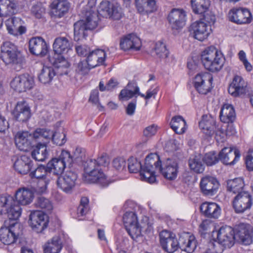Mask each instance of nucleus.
I'll return each instance as SVG.
<instances>
[{
    "mask_svg": "<svg viewBox=\"0 0 253 253\" xmlns=\"http://www.w3.org/2000/svg\"><path fill=\"white\" fill-rule=\"evenodd\" d=\"M253 203L252 195L248 192L237 194L233 201V207L237 213H242L249 210Z\"/></svg>",
    "mask_w": 253,
    "mask_h": 253,
    "instance_id": "nucleus-11",
    "label": "nucleus"
},
{
    "mask_svg": "<svg viewBox=\"0 0 253 253\" xmlns=\"http://www.w3.org/2000/svg\"><path fill=\"white\" fill-rule=\"evenodd\" d=\"M170 125L171 128L177 134L183 133L186 129V122L180 116L173 117Z\"/></svg>",
    "mask_w": 253,
    "mask_h": 253,
    "instance_id": "nucleus-41",
    "label": "nucleus"
},
{
    "mask_svg": "<svg viewBox=\"0 0 253 253\" xmlns=\"http://www.w3.org/2000/svg\"><path fill=\"white\" fill-rule=\"evenodd\" d=\"M76 50L79 55L84 57L88 56L90 52L89 47L85 45L76 46Z\"/></svg>",
    "mask_w": 253,
    "mask_h": 253,
    "instance_id": "nucleus-63",
    "label": "nucleus"
},
{
    "mask_svg": "<svg viewBox=\"0 0 253 253\" xmlns=\"http://www.w3.org/2000/svg\"><path fill=\"white\" fill-rule=\"evenodd\" d=\"M152 52L157 58L161 59H166L169 54L166 44L162 41H158L155 43Z\"/></svg>",
    "mask_w": 253,
    "mask_h": 253,
    "instance_id": "nucleus-44",
    "label": "nucleus"
},
{
    "mask_svg": "<svg viewBox=\"0 0 253 253\" xmlns=\"http://www.w3.org/2000/svg\"><path fill=\"white\" fill-rule=\"evenodd\" d=\"M235 234L243 244L250 245L253 240V227L250 224L240 223L236 228Z\"/></svg>",
    "mask_w": 253,
    "mask_h": 253,
    "instance_id": "nucleus-16",
    "label": "nucleus"
},
{
    "mask_svg": "<svg viewBox=\"0 0 253 253\" xmlns=\"http://www.w3.org/2000/svg\"><path fill=\"white\" fill-rule=\"evenodd\" d=\"M178 243V248L188 253H193L196 248V241L195 237L188 234L180 236Z\"/></svg>",
    "mask_w": 253,
    "mask_h": 253,
    "instance_id": "nucleus-26",
    "label": "nucleus"
},
{
    "mask_svg": "<svg viewBox=\"0 0 253 253\" xmlns=\"http://www.w3.org/2000/svg\"><path fill=\"white\" fill-rule=\"evenodd\" d=\"M31 117L30 109L25 101L17 103V121L26 122Z\"/></svg>",
    "mask_w": 253,
    "mask_h": 253,
    "instance_id": "nucleus-34",
    "label": "nucleus"
},
{
    "mask_svg": "<svg viewBox=\"0 0 253 253\" xmlns=\"http://www.w3.org/2000/svg\"><path fill=\"white\" fill-rule=\"evenodd\" d=\"M33 194L31 191L23 188L17 190V202L22 205L30 204L33 199Z\"/></svg>",
    "mask_w": 253,
    "mask_h": 253,
    "instance_id": "nucleus-42",
    "label": "nucleus"
},
{
    "mask_svg": "<svg viewBox=\"0 0 253 253\" xmlns=\"http://www.w3.org/2000/svg\"><path fill=\"white\" fill-rule=\"evenodd\" d=\"M199 127L204 133L209 136L212 135L216 129L215 122L214 119L207 115H204L202 120L199 123Z\"/></svg>",
    "mask_w": 253,
    "mask_h": 253,
    "instance_id": "nucleus-32",
    "label": "nucleus"
},
{
    "mask_svg": "<svg viewBox=\"0 0 253 253\" xmlns=\"http://www.w3.org/2000/svg\"><path fill=\"white\" fill-rule=\"evenodd\" d=\"M191 4L195 13L202 14L209 9L210 1V0H191Z\"/></svg>",
    "mask_w": 253,
    "mask_h": 253,
    "instance_id": "nucleus-43",
    "label": "nucleus"
},
{
    "mask_svg": "<svg viewBox=\"0 0 253 253\" xmlns=\"http://www.w3.org/2000/svg\"><path fill=\"white\" fill-rule=\"evenodd\" d=\"M136 8L140 13H150L156 9L155 0H135Z\"/></svg>",
    "mask_w": 253,
    "mask_h": 253,
    "instance_id": "nucleus-35",
    "label": "nucleus"
},
{
    "mask_svg": "<svg viewBox=\"0 0 253 253\" xmlns=\"http://www.w3.org/2000/svg\"><path fill=\"white\" fill-rule=\"evenodd\" d=\"M235 118V112L233 107L231 105H224L220 113V120L225 123L232 122Z\"/></svg>",
    "mask_w": 253,
    "mask_h": 253,
    "instance_id": "nucleus-38",
    "label": "nucleus"
},
{
    "mask_svg": "<svg viewBox=\"0 0 253 253\" xmlns=\"http://www.w3.org/2000/svg\"><path fill=\"white\" fill-rule=\"evenodd\" d=\"M160 242L162 249L168 253H173L178 249V240L166 230L160 233Z\"/></svg>",
    "mask_w": 253,
    "mask_h": 253,
    "instance_id": "nucleus-17",
    "label": "nucleus"
},
{
    "mask_svg": "<svg viewBox=\"0 0 253 253\" xmlns=\"http://www.w3.org/2000/svg\"><path fill=\"white\" fill-rule=\"evenodd\" d=\"M251 14L246 8H233L228 13L229 21L238 24H242L251 22Z\"/></svg>",
    "mask_w": 253,
    "mask_h": 253,
    "instance_id": "nucleus-19",
    "label": "nucleus"
},
{
    "mask_svg": "<svg viewBox=\"0 0 253 253\" xmlns=\"http://www.w3.org/2000/svg\"><path fill=\"white\" fill-rule=\"evenodd\" d=\"M72 163L73 159L70 153L67 151L63 150L59 158L52 159L46 165L49 173L52 172L58 176L63 173L66 166H70Z\"/></svg>",
    "mask_w": 253,
    "mask_h": 253,
    "instance_id": "nucleus-8",
    "label": "nucleus"
},
{
    "mask_svg": "<svg viewBox=\"0 0 253 253\" xmlns=\"http://www.w3.org/2000/svg\"><path fill=\"white\" fill-rule=\"evenodd\" d=\"M49 180L48 178L32 180L31 181L32 188L36 193L43 194L46 191Z\"/></svg>",
    "mask_w": 253,
    "mask_h": 253,
    "instance_id": "nucleus-45",
    "label": "nucleus"
},
{
    "mask_svg": "<svg viewBox=\"0 0 253 253\" xmlns=\"http://www.w3.org/2000/svg\"><path fill=\"white\" fill-rule=\"evenodd\" d=\"M30 52L37 56H44L48 50V46L45 41L41 37L32 38L29 42Z\"/></svg>",
    "mask_w": 253,
    "mask_h": 253,
    "instance_id": "nucleus-21",
    "label": "nucleus"
},
{
    "mask_svg": "<svg viewBox=\"0 0 253 253\" xmlns=\"http://www.w3.org/2000/svg\"><path fill=\"white\" fill-rule=\"evenodd\" d=\"M34 84V80L29 74L19 75L17 80V90L19 92H25L31 89Z\"/></svg>",
    "mask_w": 253,
    "mask_h": 253,
    "instance_id": "nucleus-31",
    "label": "nucleus"
},
{
    "mask_svg": "<svg viewBox=\"0 0 253 253\" xmlns=\"http://www.w3.org/2000/svg\"><path fill=\"white\" fill-rule=\"evenodd\" d=\"M178 168L176 160L169 158L163 167L159 156L156 154H150L145 158L143 175L147 178L148 182L154 183L156 180V171L158 170L166 178L171 180L176 177Z\"/></svg>",
    "mask_w": 253,
    "mask_h": 253,
    "instance_id": "nucleus-1",
    "label": "nucleus"
},
{
    "mask_svg": "<svg viewBox=\"0 0 253 253\" xmlns=\"http://www.w3.org/2000/svg\"><path fill=\"white\" fill-rule=\"evenodd\" d=\"M31 13L36 18L40 19L44 13V9L39 5H34L32 7Z\"/></svg>",
    "mask_w": 253,
    "mask_h": 253,
    "instance_id": "nucleus-61",
    "label": "nucleus"
},
{
    "mask_svg": "<svg viewBox=\"0 0 253 253\" xmlns=\"http://www.w3.org/2000/svg\"><path fill=\"white\" fill-rule=\"evenodd\" d=\"M48 173H49V171L47 169V165L46 166L40 165L35 170L31 171L29 173V176L31 178V180L48 178L47 177Z\"/></svg>",
    "mask_w": 253,
    "mask_h": 253,
    "instance_id": "nucleus-49",
    "label": "nucleus"
},
{
    "mask_svg": "<svg viewBox=\"0 0 253 253\" xmlns=\"http://www.w3.org/2000/svg\"><path fill=\"white\" fill-rule=\"evenodd\" d=\"M246 165L248 170H253V150L249 151L246 157Z\"/></svg>",
    "mask_w": 253,
    "mask_h": 253,
    "instance_id": "nucleus-64",
    "label": "nucleus"
},
{
    "mask_svg": "<svg viewBox=\"0 0 253 253\" xmlns=\"http://www.w3.org/2000/svg\"><path fill=\"white\" fill-rule=\"evenodd\" d=\"M56 74L55 70L53 67L44 66L39 75L38 79L43 84H49Z\"/></svg>",
    "mask_w": 253,
    "mask_h": 253,
    "instance_id": "nucleus-36",
    "label": "nucleus"
},
{
    "mask_svg": "<svg viewBox=\"0 0 253 253\" xmlns=\"http://www.w3.org/2000/svg\"><path fill=\"white\" fill-rule=\"evenodd\" d=\"M185 12L180 9H172L168 16V20L172 30L178 31L181 29L185 24Z\"/></svg>",
    "mask_w": 253,
    "mask_h": 253,
    "instance_id": "nucleus-18",
    "label": "nucleus"
},
{
    "mask_svg": "<svg viewBox=\"0 0 253 253\" xmlns=\"http://www.w3.org/2000/svg\"><path fill=\"white\" fill-rule=\"evenodd\" d=\"M244 185L243 179L241 178H236L227 181V191L234 194L242 193Z\"/></svg>",
    "mask_w": 253,
    "mask_h": 253,
    "instance_id": "nucleus-40",
    "label": "nucleus"
},
{
    "mask_svg": "<svg viewBox=\"0 0 253 253\" xmlns=\"http://www.w3.org/2000/svg\"><path fill=\"white\" fill-rule=\"evenodd\" d=\"M69 66V64L67 61L62 57L61 61L59 59L56 61L55 63V71L57 74L60 75L67 74V69Z\"/></svg>",
    "mask_w": 253,
    "mask_h": 253,
    "instance_id": "nucleus-51",
    "label": "nucleus"
},
{
    "mask_svg": "<svg viewBox=\"0 0 253 253\" xmlns=\"http://www.w3.org/2000/svg\"><path fill=\"white\" fill-rule=\"evenodd\" d=\"M125 227L128 234L133 240H135L141 235V228L138 223Z\"/></svg>",
    "mask_w": 253,
    "mask_h": 253,
    "instance_id": "nucleus-54",
    "label": "nucleus"
},
{
    "mask_svg": "<svg viewBox=\"0 0 253 253\" xmlns=\"http://www.w3.org/2000/svg\"><path fill=\"white\" fill-rule=\"evenodd\" d=\"M211 31V26L203 21H196L189 27L190 35L200 41H203L207 39Z\"/></svg>",
    "mask_w": 253,
    "mask_h": 253,
    "instance_id": "nucleus-13",
    "label": "nucleus"
},
{
    "mask_svg": "<svg viewBox=\"0 0 253 253\" xmlns=\"http://www.w3.org/2000/svg\"><path fill=\"white\" fill-rule=\"evenodd\" d=\"M212 80L211 74L207 72L199 73L195 78V87L199 93L206 94L211 90Z\"/></svg>",
    "mask_w": 253,
    "mask_h": 253,
    "instance_id": "nucleus-15",
    "label": "nucleus"
},
{
    "mask_svg": "<svg viewBox=\"0 0 253 253\" xmlns=\"http://www.w3.org/2000/svg\"><path fill=\"white\" fill-rule=\"evenodd\" d=\"M114 168L119 171H122L126 167V160L122 157H118L113 161Z\"/></svg>",
    "mask_w": 253,
    "mask_h": 253,
    "instance_id": "nucleus-59",
    "label": "nucleus"
},
{
    "mask_svg": "<svg viewBox=\"0 0 253 253\" xmlns=\"http://www.w3.org/2000/svg\"><path fill=\"white\" fill-rule=\"evenodd\" d=\"M133 87L134 89H123L121 90L119 98L120 100H127L133 97L139 91V87L135 83H128L127 85V88Z\"/></svg>",
    "mask_w": 253,
    "mask_h": 253,
    "instance_id": "nucleus-46",
    "label": "nucleus"
},
{
    "mask_svg": "<svg viewBox=\"0 0 253 253\" xmlns=\"http://www.w3.org/2000/svg\"><path fill=\"white\" fill-rule=\"evenodd\" d=\"M219 186V181L213 176H205L200 180V192L204 196L206 197L211 198L216 195Z\"/></svg>",
    "mask_w": 253,
    "mask_h": 253,
    "instance_id": "nucleus-9",
    "label": "nucleus"
},
{
    "mask_svg": "<svg viewBox=\"0 0 253 253\" xmlns=\"http://www.w3.org/2000/svg\"><path fill=\"white\" fill-rule=\"evenodd\" d=\"M201 59L205 68L212 72L219 71L224 62L222 53L213 46L207 47L202 52Z\"/></svg>",
    "mask_w": 253,
    "mask_h": 253,
    "instance_id": "nucleus-4",
    "label": "nucleus"
},
{
    "mask_svg": "<svg viewBox=\"0 0 253 253\" xmlns=\"http://www.w3.org/2000/svg\"><path fill=\"white\" fill-rule=\"evenodd\" d=\"M33 158L37 161H43L48 158V152L45 144L39 142L31 153Z\"/></svg>",
    "mask_w": 253,
    "mask_h": 253,
    "instance_id": "nucleus-37",
    "label": "nucleus"
},
{
    "mask_svg": "<svg viewBox=\"0 0 253 253\" xmlns=\"http://www.w3.org/2000/svg\"><path fill=\"white\" fill-rule=\"evenodd\" d=\"M16 201L10 197L0 198L1 212L5 211L7 219L4 222V226L0 229V240L5 245L15 243L16 240Z\"/></svg>",
    "mask_w": 253,
    "mask_h": 253,
    "instance_id": "nucleus-2",
    "label": "nucleus"
},
{
    "mask_svg": "<svg viewBox=\"0 0 253 253\" xmlns=\"http://www.w3.org/2000/svg\"><path fill=\"white\" fill-rule=\"evenodd\" d=\"M65 137V134L64 133L55 131L53 132L51 139L54 144L58 146H62L66 141Z\"/></svg>",
    "mask_w": 253,
    "mask_h": 253,
    "instance_id": "nucleus-57",
    "label": "nucleus"
},
{
    "mask_svg": "<svg viewBox=\"0 0 253 253\" xmlns=\"http://www.w3.org/2000/svg\"><path fill=\"white\" fill-rule=\"evenodd\" d=\"M92 68L89 66V64L85 60L80 61L77 65L76 71L83 75H85L88 73L90 70Z\"/></svg>",
    "mask_w": 253,
    "mask_h": 253,
    "instance_id": "nucleus-56",
    "label": "nucleus"
},
{
    "mask_svg": "<svg viewBox=\"0 0 253 253\" xmlns=\"http://www.w3.org/2000/svg\"><path fill=\"white\" fill-rule=\"evenodd\" d=\"M219 160L224 164H235L240 159V153L236 148L224 147L219 153Z\"/></svg>",
    "mask_w": 253,
    "mask_h": 253,
    "instance_id": "nucleus-20",
    "label": "nucleus"
},
{
    "mask_svg": "<svg viewBox=\"0 0 253 253\" xmlns=\"http://www.w3.org/2000/svg\"><path fill=\"white\" fill-rule=\"evenodd\" d=\"M95 161H96L97 165L99 168H101V167H106L108 166L110 163L109 158L105 153L100 154L96 160L95 159Z\"/></svg>",
    "mask_w": 253,
    "mask_h": 253,
    "instance_id": "nucleus-58",
    "label": "nucleus"
},
{
    "mask_svg": "<svg viewBox=\"0 0 253 253\" xmlns=\"http://www.w3.org/2000/svg\"><path fill=\"white\" fill-rule=\"evenodd\" d=\"M83 19L76 22L74 25V40L79 41L85 39L88 32L95 29L98 24L97 13L89 7L84 8L82 11Z\"/></svg>",
    "mask_w": 253,
    "mask_h": 253,
    "instance_id": "nucleus-3",
    "label": "nucleus"
},
{
    "mask_svg": "<svg viewBox=\"0 0 253 253\" xmlns=\"http://www.w3.org/2000/svg\"><path fill=\"white\" fill-rule=\"evenodd\" d=\"M70 3L67 0H54L51 4V8L53 14L60 18L66 13L69 8Z\"/></svg>",
    "mask_w": 253,
    "mask_h": 253,
    "instance_id": "nucleus-30",
    "label": "nucleus"
},
{
    "mask_svg": "<svg viewBox=\"0 0 253 253\" xmlns=\"http://www.w3.org/2000/svg\"><path fill=\"white\" fill-rule=\"evenodd\" d=\"M29 221L34 230L37 233H42L47 227L48 217L43 211H35L31 212L29 216Z\"/></svg>",
    "mask_w": 253,
    "mask_h": 253,
    "instance_id": "nucleus-14",
    "label": "nucleus"
},
{
    "mask_svg": "<svg viewBox=\"0 0 253 253\" xmlns=\"http://www.w3.org/2000/svg\"><path fill=\"white\" fill-rule=\"evenodd\" d=\"M157 132V126L155 125H152L146 127L143 130V136L147 139L154 136Z\"/></svg>",
    "mask_w": 253,
    "mask_h": 253,
    "instance_id": "nucleus-62",
    "label": "nucleus"
},
{
    "mask_svg": "<svg viewBox=\"0 0 253 253\" xmlns=\"http://www.w3.org/2000/svg\"><path fill=\"white\" fill-rule=\"evenodd\" d=\"M106 53L103 50L97 49L90 51L87 56L86 60L92 68H94L98 65H102L105 61Z\"/></svg>",
    "mask_w": 253,
    "mask_h": 253,
    "instance_id": "nucleus-29",
    "label": "nucleus"
},
{
    "mask_svg": "<svg viewBox=\"0 0 253 253\" xmlns=\"http://www.w3.org/2000/svg\"><path fill=\"white\" fill-rule=\"evenodd\" d=\"M189 166L191 170L196 173H202L205 169L201 157L199 156H195L190 158L189 160Z\"/></svg>",
    "mask_w": 253,
    "mask_h": 253,
    "instance_id": "nucleus-48",
    "label": "nucleus"
},
{
    "mask_svg": "<svg viewBox=\"0 0 253 253\" xmlns=\"http://www.w3.org/2000/svg\"><path fill=\"white\" fill-rule=\"evenodd\" d=\"M123 222L125 227L138 223L136 214L133 211H126L123 217Z\"/></svg>",
    "mask_w": 253,
    "mask_h": 253,
    "instance_id": "nucleus-52",
    "label": "nucleus"
},
{
    "mask_svg": "<svg viewBox=\"0 0 253 253\" xmlns=\"http://www.w3.org/2000/svg\"><path fill=\"white\" fill-rule=\"evenodd\" d=\"M33 138L27 131H19L17 133V148L22 151H27L31 147V140Z\"/></svg>",
    "mask_w": 253,
    "mask_h": 253,
    "instance_id": "nucleus-28",
    "label": "nucleus"
},
{
    "mask_svg": "<svg viewBox=\"0 0 253 253\" xmlns=\"http://www.w3.org/2000/svg\"><path fill=\"white\" fill-rule=\"evenodd\" d=\"M98 12L103 16L109 17L114 20H119L124 15L122 9L118 3L107 0L100 3Z\"/></svg>",
    "mask_w": 253,
    "mask_h": 253,
    "instance_id": "nucleus-10",
    "label": "nucleus"
},
{
    "mask_svg": "<svg viewBox=\"0 0 253 253\" xmlns=\"http://www.w3.org/2000/svg\"><path fill=\"white\" fill-rule=\"evenodd\" d=\"M62 248V242L59 236L53 237L43 247L44 253H59Z\"/></svg>",
    "mask_w": 253,
    "mask_h": 253,
    "instance_id": "nucleus-33",
    "label": "nucleus"
},
{
    "mask_svg": "<svg viewBox=\"0 0 253 253\" xmlns=\"http://www.w3.org/2000/svg\"><path fill=\"white\" fill-rule=\"evenodd\" d=\"M204 162L208 166H211L216 164L219 161V156H217L214 151L206 153L203 158Z\"/></svg>",
    "mask_w": 253,
    "mask_h": 253,
    "instance_id": "nucleus-53",
    "label": "nucleus"
},
{
    "mask_svg": "<svg viewBox=\"0 0 253 253\" xmlns=\"http://www.w3.org/2000/svg\"><path fill=\"white\" fill-rule=\"evenodd\" d=\"M16 4L14 1L10 0H0V16L3 17L11 16L6 21L5 24L8 33L15 35V11Z\"/></svg>",
    "mask_w": 253,
    "mask_h": 253,
    "instance_id": "nucleus-6",
    "label": "nucleus"
},
{
    "mask_svg": "<svg viewBox=\"0 0 253 253\" xmlns=\"http://www.w3.org/2000/svg\"><path fill=\"white\" fill-rule=\"evenodd\" d=\"M77 174L71 170L66 171L63 175L58 176L56 185L59 189L66 193H71L76 185Z\"/></svg>",
    "mask_w": 253,
    "mask_h": 253,
    "instance_id": "nucleus-12",
    "label": "nucleus"
},
{
    "mask_svg": "<svg viewBox=\"0 0 253 253\" xmlns=\"http://www.w3.org/2000/svg\"><path fill=\"white\" fill-rule=\"evenodd\" d=\"M120 45L121 49L125 51L129 49L138 50L141 46V41L137 36L131 34L123 38Z\"/></svg>",
    "mask_w": 253,
    "mask_h": 253,
    "instance_id": "nucleus-24",
    "label": "nucleus"
},
{
    "mask_svg": "<svg viewBox=\"0 0 253 253\" xmlns=\"http://www.w3.org/2000/svg\"><path fill=\"white\" fill-rule=\"evenodd\" d=\"M72 44L69 40L63 37L56 38L53 44L54 52L57 54H67L71 50Z\"/></svg>",
    "mask_w": 253,
    "mask_h": 253,
    "instance_id": "nucleus-27",
    "label": "nucleus"
},
{
    "mask_svg": "<svg viewBox=\"0 0 253 253\" xmlns=\"http://www.w3.org/2000/svg\"><path fill=\"white\" fill-rule=\"evenodd\" d=\"M200 210L205 216L211 218H217L221 213L220 206L213 202L203 203L200 206Z\"/></svg>",
    "mask_w": 253,
    "mask_h": 253,
    "instance_id": "nucleus-25",
    "label": "nucleus"
},
{
    "mask_svg": "<svg viewBox=\"0 0 253 253\" xmlns=\"http://www.w3.org/2000/svg\"><path fill=\"white\" fill-rule=\"evenodd\" d=\"M88 211V200L86 197H83L81 200L80 204L77 208V214L81 216H83Z\"/></svg>",
    "mask_w": 253,
    "mask_h": 253,
    "instance_id": "nucleus-55",
    "label": "nucleus"
},
{
    "mask_svg": "<svg viewBox=\"0 0 253 253\" xmlns=\"http://www.w3.org/2000/svg\"><path fill=\"white\" fill-rule=\"evenodd\" d=\"M145 165V162L144 165L142 166L140 162L138 161L137 159L131 157L128 160V169L130 173H137L140 172V175L142 180L148 182V179L145 178L142 173L143 171V168Z\"/></svg>",
    "mask_w": 253,
    "mask_h": 253,
    "instance_id": "nucleus-39",
    "label": "nucleus"
},
{
    "mask_svg": "<svg viewBox=\"0 0 253 253\" xmlns=\"http://www.w3.org/2000/svg\"><path fill=\"white\" fill-rule=\"evenodd\" d=\"M0 58L5 64H14L16 60V45L10 42H5L1 47Z\"/></svg>",
    "mask_w": 253,
    "mask_h": 253,
    "instance_id": "nucleus-22",
    "label": "nucleus"
},
{
    "mask_svg": "<svg viewBox=\"0 0 253 253\" xmlns=\"http://www.w3.org/2000/svg\"><path fill=\"white\" fill-rule=\"evenodd\" d=\"M235 232L234 229L229 226H223L220 228L217 232L216 244L210 243V245L213 248H230L235 243Z\"/></svg>",
    "mask_w": 253,
    "mask_h": 253,
    "instance_id": "nucleus-7",
    "label": "nucleus"
},
{
    "mask_svg": "<svg viewBox=\"0 0 253 253\" xmlns=\"http://www.w3.org/2000/svg\"><path fill=\"white\" fill-rule=\"evenodd\" d=\"M35 204L37 208L42 209L46 212H50L53 208L50 201L43 197H39Z\"/></svg>",
    "mask_w": 253,
    "mask_h": 253,
    "instance_id": "nucleus-50",
    "label": "nucleus"
},
{
    "mask_svg": "<svg viewBox=\"0 0 253 253\" xmlns=\"http://www.w3.org/2000/svg\"><path fill=\"white\" fill-rule=\"evenodd\" d=\"M85 173L88 174V179L91 183H96L102 187L109 185L110 181L107 179L105 174L102 172L101 168H99L95 159H90L84 164Z\"/></svg>",
    "mask_w": 253,
    "mask_h": 253,
    "instance_id": "nucleus-5",
    "label": "nucleus"
},
{
    "mask_svg": "<svg viewBox=\"0 0 253 253\" xmlns=\"http://www.w3.org/2000/svg\"><path fill=\"white\" fill-rule=\"evenodd\" d=\"M247 84L239 76H235L228 87V92L234 97H238L246 93Z\"/></svg>",
    "mask_w": 253,
    "mask_h": 253,
    "instance_id": "nucleus-23",
    "label": "nucleus"
},
{
    "mask_svg": "<svg viewBox=\"0 0 253 253\" xmlns=\"http://www.w3.org/2000/svg\"><path fill=\"white\" fill-rule=\"evenodd\" d=\"M53 133L52 131L44 128H37L33 133V138L36 140H41L45 144L51 139Z\"/></svg>",
    "mask_w": 253,
    "mask_h": 253,
    "instance_id": "nucleus-47",
    "label": "nucleus"
},
{
    "mask_svg": "<svg viewBox=\"0 0 253 253\" xmlns=\"http://www.w3.org/2000/svg\"><path fill=\"white\" fill-rule=\"evenodd\" d=\"M85 150L81 147H77L74 152L73 156L71 157L74 160L77 162L82 161L85 157Z\"/></svg>",
    "mask_w": 253,
    "mask_h": 253,
    "instance_id": "nucleus-60",
    "label": "nucleus"
}]
</instances>
